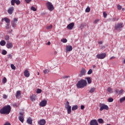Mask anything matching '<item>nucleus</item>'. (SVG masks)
Instances as JSON below:
<instances>
[{"instance_id": "obj_1", "label": "nucleus", "mask_w": 125, "mask_h": 125, "mask_svg": "<svg viewBox=\"0 0 125 125\" xmlns=\"http://www.w3.org/2000/svg\"><path fill=\"white\" fill-rule=\"evenodd\" d=\"M10 111H11V107L9 105H7L0 110V114L1 115H8L10 113Z\"/></svg>"}, {"instance_id": "obj_2", "label": "nucleus", "mask_w": 125, "mask_h": 125, "mask_svg": "<svg viewBox=\"0 0 125 125\" xmlns=\"http://www.w3.org/2000/svg\"><path fill=\"white\" fill-rule=\"evenodd\" d=\"M87 83L86 81L83 79H82L78 81V83L76 84V86L78 88H83L84 86H86Z\"/></svg>"}, {"instance_id": "obj_3", "label": "nucleus", "mask_w": 125, "mask_h": 125, "mask_svg": "<svg viewBox=\"0 0 125 125\" xmlns=\"http://www.w3.org/2000/svg\"><path fill=\"white\" fill-rule=\"evenodd\" d=\"M46 5L47 6V9L50 11H52L53 10V9H54V7L53 6V5L50 2H47L46 3Z\"/></svg>"}, {"instance_id": "obj_4", "label": "nucleus", "mask_w": 125, "mask_h": 125, "mask_svg": "<svg viewBox=\"0 0 125 125\" xmlns=\"http://www.w3.org/2000/svg\"><path fill=\"white\" fill-rule=\"evenodd\" d=\"M100 111H103V110H109V107L108 106V105H105L104 104L100 103Z\"/></svg>"}, {"instance_id": "obj_5", "label": "nucleus", "mask_w": 125, "mask_h": 125, "mask_svg": "<svg viewBox=\"0 0 125 125\" xmlns=\"http://www.w3.org/2000/svg\"><path fill=\"white\" fill-rule=\"evenodd\" d=\"M65 108L67 109L68 114L71 113L72 110H71V108H72V107L70 105V103H69L68 101L66 102Z\"/></svg>"}, {"instance_id": "obj_6", "label": "nucleus", "mask_w": 125, "mask_h": 125, "mask_svg": "<svg viewBox=\"0 0 125 125\" xmlns=\"http://www.w3.org/2000/svg\"><path fill=\"white\" fill-rule=\"evenodd\" d=\"M106 55L105 53H101L96 55V58L98 59H104L106 57Z\"/></svg>"}, {"instance_id": "obj_7", "label": "nucleus", "mask_w": 125, "mask_h": 125, "mask_svg": "<svg viewBox=\"0 0 125 125\" xmlns=\"http://www.w3.org/2000/svg\"><path fill=\"white\" fill-rule=\"evenodd\" d=\"M18 21V19L17 18H14V20L11 21V25L13 28H15V27H16Z\"/></svg>"}, {"instance_id": "obj_8", "label": "nucleus", "mask_w": 125, "mask_h": 125, "mask_svg": "<svg viewBox=\"0 0 125 125\" xmlns=\"http://www.w3.org/2000/svg\"><path fill=\"white\" fill-rule=\"evenodd\" d=\"M11 3L12 5H15V3L17 5H19L21 3V1L20 0H11Z\"/></svg>"}, {"instance_id": "obj_9", "label": "nucleus", "mask_w": 125, "mask_h": 125, "mask_svg": "<svg viewBox=\"0 0 125 125\" xmlns=\"http://www.w3.org/2000/svg\"><path fill=\"white\" fill-rule=\"evenodd\" d=\"M123 27H124L123 23H117L115 26V30H120V29H121V28H123Z\"/></svg>"}, {"instance_id": "obj_10", "label": "nucleus", "mask_w": 125, "mask_h": 125, "mask_svg": "<svg viewBox=\"0 0 125 125\" xmlns=\"http://www.w3.org/2000/svg\"><path fill=\"white\" fill-rule=\"evenodd\" d=\"M86 74V70L85 69L83 68H82L80 74H79V77H83V76H84Z\"/></svg>"}, {"instance_id": "obj_11", "label": "nucleus", "mask_w": 125, "mask_h": 125, "mask_svg": "<svg viewBox=\"0 0 125 125\" xmlns=\"http://www.w3.org/2000/svg\"><path fill=\"white\" fill-rule=\"evenodd\" d=\"M74 26H75V23L71 22L67 26V29H68V30H73Z\"/></svg>"}, {"instance_id": "obj_12", "label": "nucleus", "mask_w": 125, "mask_h": 125, "mask_svg": "<svg viewBox=\"0 0 125 125\" xmlns=\"http://www.w3.org/2000/svg\"><path fill=\"white\" fill-rule=\"evenodd\" d=\"M14 11V7H11L8 9L7 12L9 14H10V15H11V14L13 13Z\"/></svg>"}, {"instance_id": "obj_13", "label": "nucleus", "mask_w": 125, "mask_h": 125, "mask_svg": "<svg viewBox=\"0 0 125 125\" xmlns=\"http://www.w3.org/2000/svg\"><path fill=\"white\" fill-rule=\"evenodd\" d=\"M47 103V101L45 100L42 101L40 103V106H41V107H44V106L46 105Z\"/></svg>"}, {"instance_id": "obj_14", "label": "nucleus", "mask_w": 125, "mask_h": 125, "mask_svg": "<svg viewBox=\"0 0 125 125\" xmlns=\"http://www.w3.org/2000/svg\"><path fill=\"white\" fill-rule=\"evenodd\" d=\"M90 125H98V122H97V121L95 119L91 120L90 122Z\"/></svg>"}, {"instance_id": "obj_15", "label": "nucleus", "mask_w": 125, "mask_h": 125, "mask_svg": "<svg viewBox=\"0 0 125 125\" xmlns=\"http://www.w3.org/2000/svg\"><path fill=\"white\" fill-rule=\"evenodd\" d=\"M26 123H27L28 125H33V119L31 117H28L26 120Z\"/></svg>"}, {"instance_id": "obj_16", "label": "nucleus", "mask_w": 125, "mask_h": 125, "mask_svg": "<svg viewBox=\"0 0 125 125\" xmlns=\"http://www.w3.org/2000/svg\"><path fill=\"white\" fill-rule=\"evenodd\" d=\"M73 50V47L71 45H68L66 47L65 51L66 52H68V51H72Z\"/></svg>"}, {"instance_id": "obj_17", "label": "nucleus", "mask_w": 125, "mask_h": 125, "mask_svg": "<svg viewBox=\"0 0 125 125\" xmlns=\"http://www.w3.org/2000/svg\"><path fill=\"white\" fill-rule=\"evenodd\" d=\"M24 76L26 77V78H29L30 77V72L28 70H25L24 72Z\"/></svg>"}, {"instance_id": "obj_18", "label": "nucleus", "mask_w": 125, "mask_h": 125, "mask_svg": "<svg viewBox=\"0 0 125 125\" xmlns=\"http://www.w3.org/2000/svg\"><path fill=\"white\" fill-rule=\"evenodd\" d=\"M38 124L40 125H45V120L44 119H42L38 122Z\"/></svg>"}, {"instance_id": "obj_19", "label": "nucleus", "mask_w": 125, "mask_h": 125, "mask_svg": "<svg viewBox=\"0 0 125 125\" xmlns=\"http://www.w3.org/2000/svg\"><path fill=\"white\" fill-rule=\"evenodd\" d=\"M6 47L7 48H12V47H13V45L12 44V43L8 42L6 44Z\"/></svg>"}, {"instance_id": "obj_20", "label": "nucleus", "mask_w": 125, "mask_h": 125, "mask_svg": "<svg viewBox=\"0 0 125 125\" xmlns=\"http://www.w3.org/2000/svg\"><path fill=\"white\" fill-rule=\"evenodd\" d=\"M3 20H4V21L7 23V24H10V20L7 18H4L3 19H2V21Z\"/></svg>"}, {"instance_id": "obj_21", "label": "nucleus", "mask_w": 125, "mask_h": 125, "mask_svg": "<svg viewBox=\"0 0 125 125\" xmlns=\"http://www.w3.org/2000/svg\"><path fill=\"white\" fill-rule=\"evenodd\" d=\"M21 96V91H17L16 94V97L17 98L18 97H20Z\"/></svg>"}, {"instance_id": "obj_22", "label": "nucleus", "mask_w": 125, "mask_h": 125, "mask_svg": "<svg viewBox=\"0 0 125 125\" xmlns=\"http://www.w3.org/2000/svg\"><path fill=\"white\" fill-rule=\"evenodd\" d=\"M85 79L87 80L88 83H91V78L90 77H87Z\"/></svg>"}, {"instance_id": "obj_23", "label": "nucleus", "mask_w": 125, "mask_h": 125, "mask_svg": "<svg viewBox=\"0 0 125 125\" xmlns=\"http://www.w3.org/2000/svg\"><path fill=\"white\" fill-rule=\"evenodd\" d=\"M95 89L96 88L94 87L91 88L90 90L89 91V92L90 93H93V92H94V91H95Z\"/></svg>"}, {"instance_id": "obj_24", "label": "nucleus", "mask_w": 125, "mask_h": 125, "mask_svg": "<svg viewBox=\"0 0 125 125\" xmlns=\"http://www.w3.org/2000/svg\"><path fill=\"white\" fill-rule=\"evenodd\" d=\"M30 100L32 101H36V96L32 95L30 97Z\"/></svg>"}, {"instance_id": "obj_25", "label": "nucleus", "mask_w": 125, "mask_h": 125, "mask_svg": "<svg viewBox=\"0 0 125 125\" xmlns=\"http://www.w3.org/2000/svg\"><path fill=\"white\" fill-rule=\"evenodd\" d=\"M19 120L21 122V123H24V118H23V117L19 116Z\"/></svg>"}, {"instance_id": "obj_26", "label": "nucleus", "mask_w": 125, "mask_h": 125, "mask_svg": "<svg viewBox=\"0 0 125 125\" xmlns=\"http://www.w3.org/2000/svg\"><path fill=\"white\" fill-rule=\"evenodd\" d=\"M6 43V42L5 41H1L0 42V45H1L2 46H4Z\"/></svg>"}, {"instance_id": "obj_27", "label": "nucleus", "mask_w": 125, "mask_h": 125, "mask_svg": "<svg viewBox=\"0 0 125 125\" xmlns=\"http://www.w3.org/2000/svg\"><path fill=\"white\" fill-rule=\"evenodd\" d=\"M78 109V105H75L72 106V110L75 111V110H77Z\"/></svg>"}, {"instance_id": "obj_28", "label": "nucleus", "mask_w": 125, "mask_h": 125, "mask_svg": "<svg viewBox=\"0 0 125 125\" xmlns=\"http://www.w3.org/2000/svg\"><path fill=\"white\" fill-rule=\"evenodd\" d=\"M98 122L99 123V124H104V121L101 118L99 119L98 120Z\"/></svg>"}, {"instance_id": "obj_29", "label": "nucleus", "mask_w": 125, "mask_h": 125, "mask_svg": "<svg viewBox=\"0 0 125 125\" xmlns=\"http://www.w3.org/2000/svg\"><path fill=\"white\" fill-rule=\"evenodd\" d=\"M107 91L109 92L110 93H113V89H112L111 87H109L107 88Z\"/></svg>"}, {"instance_id": "obj_30", "label": "nucleus", "mask_w": 125, "mask_h": 125, "mask_svg": "<svg viewBox=\"0 0 125 125\" xmlns=\"http://www.w3.org/2000/svg\"><path fill=\"white\" fill-rule=\"evenodd\" d=\"M52 25L50 24V25L46 26V29L47 30H51V29H52Z\"/></svg>"}, {"instance_id": "obj_31", "label": "nucleus", "mask_w": 125, "mask_h": 125, "mask_svg": "<svg viewBox=\"0 0 125 125\" xmlns=\"http://www.w3.org/2000/svg\"><path fill=\"white\" fill-rule=\"evenodd\" d=\"M120 103H123L124 101H125V96L124 97H122L120 99Z\"/></svg>"}, {"instance_id": "obj_32", "label": "nucleus", "mask_w": 125, "mask_h": 125, "mask_svg": "<svg viewBox=\"0 0 125 125\" xmlns=\"http://www.w3.org/2000/svg\"><path fill=\"white\" fill-rule=\"evenodd\" d=\"M61 42H63V43H66V42H68V41L66 39L63 38L61 40Z\"/></svg>"}, {"instance_id": "obj_33", "label": "nucleus", "mask_w": 125, "mask_h": 125, "mask_svg": "<svg viewBox=\"0 0 125 125\" xmlns=\"http://www.w3.org/2000/svg\"><path fill=\"white\" fill-rule=\"evenodd\" d=\"M3 83H5L6 82H7V80L6 79V78L4 77L2 81Z\"/></svg>"}, {"instance_id": "obj_34", "label": "nucleus", "mask_w": 125, "mask_h": 125, "mask_svg": "<svg viewBox=\"0 0 125 125\" xmlns=\"http://www.w3.org/2000/svg\"><path fill=\"white\" fill-rule=\"evenodd\" d=\"M43 73L44 74H48L49 73V70L48 69H45L43 71Z\"/></svg>"}, {"instance_id": "obj_35", "label": "nucleus", "mask_w": 125, "mask_h": 125, "mask_svg": "<svg viewBox=\"0 0 125 125\" xmlns=\"http://www.w3.org/2000/svg\"><path fill=\"white\" fill-rule=\"evenodd\" d=\"M7 51H6V50H3L2 51V54L3 55H6V54H7Z\"/></svg>"}, {"instance_id": "obj_36", "label": "nucleus", "mask_w": 125, "mask_h": 125, "mask_svg": "<svg viewBox=\"0 0 125 125\" xmlns=\"http://www.w3.org/2000/svg\"><path fill=\"white\" fill-rule=\"evenodd\" d=\"M91 74H92V69H90L87 72V75H91Z\"/></svg>"}, {"instance_id": "obj_37", "label": "nucleus", "mask_w": 125, "mask_h": 125, "mask_svg": "<svg viewBox=\"0 0 125 125\" xmlns=\"http://www.w3.org/2000/svg\"><path fill=\"white\" fill-rule=\"evenodd\" d=\"M11 67L13 70H15V69H16V67H15V66H14V64H11Z\"/></svg>"}, {"instance_id": "obj_38", "label": "nucleus", "mask_w": 125, "mask_h": 125, "mask_svg": "<svg viewBox=\"0 0 125 125\" xmlns=\"http://www.w3.org/2000/svg\"><path fill=\"white\" fill-rule=\"evenodd\" d=\"M31 10H33V11H37V8H36L34 6H32L31 7Z\"/></svg>"}, {"instance_id": "obj_39", "label": "nucleus", "mask_w": 125, "mask_h": 125, "mask_svg": "<svg viewBox=\"0 0 125 125\" xmlns=\"http://www.w3.org/2000/svg\"><path fill=\"white\" fill-rule=\"evenodd\" d=\"M90 11V8H89V7H87L85 9V12H89Z\"/></svg>"}, {"instance_id": "obj_40", "label": "nucleus", "mask_w": 125, "mask_h": 125, "mask_svg": "<svg viewBox=\"0 0 125 125\" xmlns=\"http://www.w3.org/2000/svg\"><path fill=\"white\" fill-rule=\"evenodd\" d=\"M123 92H124V90L123 89H121L119 91V93H118V94L119 95H122V94H123Z\"/></svg>"}, {"instance_id": "obj_41", "label": "nucleus", "mask_w": 125, "mask_h": 125, "mask_svg": "<svg viewBox=\"0 0 125 125\" xmlns=\"http://www.w3.org/2000/svg\"><path fill=\"white\" fill-rule=\"evenodd\" d=\"M37 93H42V89H37V91H36Z\"/></svg>"}, {"instance_id": "obj_42", "label": "nucleus", "mask_w": 125, "mask_h": 125, "mask_svg": "<svg viewBox=\"0 0 125 125\" xmlns=\"http://www.w3.org/2000/svg\"><path fill=\"white\" fill-rule=\"evenodd\" d=\"M108 102H113L114 101V99L112 98H109L108 100Z\"/></svg>"}, {"instance_id": "obj_43", "label": "nucleus", "mask_w": 125, "mask_h": 125, "mask_svg": "<svg viewBox=\"0 0 125 125\" xmlns=\"http://www.w3.org/2000/svg\"><path fill=\"white\" fill-rule=\"evenodd\" d=\"M5 40L6 41H9V36L6 35V36L5 37Z\"/></svg>"}, {"instance_id": "obj_44", "label": "nucleus", "mask_w": 125, "mask_h": 125, "mask_svg": "<svg viewBox=\"0 0 125 125\" xmlns=\"http://www.w3.org/2000/svg\"><path fill=\"white\" fill-rule=\"evenodd\" d=\"M100 20L98 19V20H95L93 22L94 23V24H97V23H98V22H99Z\"/></svg>"}, {"instance_id": "obj_45", "label": "nucleus", "mask_w": 125, "mask_h": 125, "mask_svg": "<svg viewBox=\"0 0 125 125\" xmlns=\"http://www.w3.org/2000/svg\"><path fill=\"white\" fill-rule=\"evenodd\" d=\"M114 91L116 92V93L117 94H119V92L120 91V90H119V89H116Z\"/></svg>"}, {"instance_id": "obj_46", "label": "nucleus", "mask_w": 125, "mask_h": 125, "mask_svg": "<svg viewBox=\"0 0 125 125\" xmlns=\"http://www.w3.org/2000/svg\"><path fill=\"white\" fill-rule=\"evenodd\" d=\"M117 9H118V10H121V9H122V6L118 5L117 6Z\"/></svg>"}, {"instance_id": "obj_47", "label": "nucleus", "mask_w": 125, "mask_h": 125, "mask_svg": "<svg viewBox=\"0 0 125 125\" xmlns=\"http://www.w3.org/2000/svg\"><path fill=\"white\" fill-rule=\"evenodd\" d=\"M103 15L104 18H106V17H107V14L106 13V12H104Z\"/></svg>"}, {"instance_id": "obj_48", "label": "nucleus", "mask_w": 125, "mask_h": 125, "mask_svg": "<svg viewBox=\"0 0 125 125\" xmlns=\"http://www.w3.org/2000/svg\"><path fill=\"white\" fill-rule=\"evenodd\" d=\"M10 23H7V25L5 26L6 29H9L10 27H9Z\"/></svg>"}, {"instance_id": "obj_49", "label": "nucleus", "mask_w": 125, "mask_h": 125, "mask_svg": "<svg viewBox=\"0 0 125 125\" xmlns=\"http://www.w3.org/2000/svg\"><path fill=\"white\" fill-rule=\"evenodd\" d=\"M3 98L4 99H6L7 98V95L5 94L3 95Z\"/></svg>"}, {"instance_id": "obj_50", "label": "nucleus", "mask_w": 125, "mask_h": 125, "mask_svg": "<svg viewBox=\"0 0 125 125\" xmlns=\"http://www.w3.org/2000/svg\"><path fill=\"white\" fill-rule=\"evenodd\" d=\"M31 0H25V1L26 2V3H30Z\"/></svg>"}, {"instance_id": "obj_51", "label": "nucleus", "mask_w": 125, "mask_h": 125, "mask_svg": "<svg viewBox=\"0 0 125 125\" xmlns=\"http://www.w3.org/2000/svg\"><path fill=\"white\" fill-rule=\"evenodd\" d=\"M70 76H63V77H62V78L63 79H67V78H69Z\"/></svg>"}, {"instance_id": "obj_52", "label": "nucleus", "mask_w": 125, "mask_h": 125, "mask_svg": "<svg viewBox=\"0 0 125 125\" xmlns=\"http://www.w3.org/2000/svg\"><path fill=\"white\" fill-rule=\"evenodd\" d=\"M81 110H83L84 109V105H81Z\"/></svg>"}, {"instance_id": "obj_53", "label": "nucleus", "mask_w": 125, "mask_h": 125, "mask_svg": "<svg viewBox=\"0 0 125 125\" xmlns=\"http://www.w3.org/2000/svg\"><path fill=\"white\" fill-rule=\"evenodd\" d=\"M3 125H11L9 122H6Z\"/></svg>"}, {"instance_id": "obj_54", "label": "nucleus", "mask_w": 125, "mask_h": 125, "mask_svg": "<svg viewBox=\"0 0 125 125\" xmlns=\"http://www.w3.org/2000/svg\"><path fill=\"white\" fill-rule=\"evenodd\" d=\"M118 20V19H117V18H114L112 19V21H117Z\"/></svg>"}, {"instance_id": "obj_55", "label": "nucleus", "mask_w": 125, "mask_h": 125, "mask_svg": "<svg viewBox=\"0 0 125 125\" xmlns=\"http://www.w3.org/2000/svg\"><path fill=\"white\" fill-rule=\"evenodd\" d=\"M50 42H48L47 43H46V45H50L51 44Z\"/></svg>"}, {"instance_id": "obj_56", "label": "nucleus", "mask_w": 125, "mask_h": 125, "mask_svg": "<svg viewBox=\"0 0 125 125\" xmlns=\"http://www.w3.org/2000/svg\"><path fill=\"white\" fill-rule=\"evenodd\" d=\"M20 117H23V114L22 112H20Z\"/></svg>"}, {"instance_id": "obj_57", "label": "nucleus", "mask_w": 125, "mask_h": 125, "mask_svg": "<svg viewBox=\"0 0 125 125\" xmlns=\"http://www.w3.org/2000/svg\"><path fill=\"white\" fill-rule=\"evenodd\" d=\"M8 58H10V59L12 58V56L10 54L8 55Z\"/></svg>"}, {"instance_id": "obj_58", "label": "nucleus", "mask_w": 125, "mask_h": 125, "mask_svg": "<svg viewBox=\"0 0 125 125\" xmlns=\"http://www.w3.org/2000/svg\"><path fill=\"white\" fill-rule=\"evenodd\" d=\"M99 44H102V43H103V42H99Z\"/></svg>"}, {"instance_id": "obj_59", "label": "nucleus", "mask_w": 125, "mask_h": 125, "mask_svg": "<svg viewBox=\"0 0 125 125\" xmlns=\"http://www.w3.org/2000/svg\"><path fill=\"white\" fill-rule=\"evenodd\" d=\"M115 58V57H112L110 58V60H112V59H114Z\"/></svg>"}, {"instance_id": "obj_60", "label": "nucleus", "mask_w": 125, "mask_h": 125, "mask_svg": "<svg viewBox=\"0 0 125 125\" xmlns=\"http://www.w3.org/2000/svg\"><path fill=\"white\" fill-rule=\"evenodd\" d=\"M12 32V30H11L9 32V33H10V34H11V32Z\"/></svg>"}, {"instance_id": "obj_61", "label": "nucleus", "mask_w": 125, "mask_h": 125, "mask_svg": "<svg viewBox=\"0 0 125 125\" xmlns=\"http://www.w3.org/2000/svg\"><path fill=\"white\" fill-rule=\"evenodd\" d=\"M40 75V73L38 72V75L39 76Z\"/></svg>"}, {"instance_id": "obj_62", "label": "nucleus", "mask_w": 125, "mask_h": 125, "mask_svg": "<svg viewBox=\"0 0 125 125\" xmlns=\"http://www.w3.org/2000/svg\"><path fill=\"white\" fill-rule=\"evenodd\" d=\"M124 62L125 63V60H124Z\"/></svg>"}, {"instance_id": "obj_63", "label": "nucleus", "mask_w": 125, "mask_h": 125, "mask_svg": "<svg viewBox=\"0 0 125 125\" xmlns=\"http://www.w3.org/2000/svg\"><path fill=\"white\" fill-rule=\"evenodd\" d=\"M93 68H95V65H93Z\"/></svg>"}, {"instance_id": "obj_64", "label": "nucleus", "mask_w": 125, "mask_h": 125, "mask_svg": "<svg viewBox=\"0 0 125 125\" xmlns=\"http://www.w3.org/2000/svg\"><path fill=\"white\" fill-rule=\"evenodd\" d=\"M13 106H16V104H13Z\"/></svg>"}]
</instances>
